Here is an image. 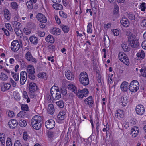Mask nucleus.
<instances>
[{
	"instance_id": "obj_29",
	"label": "nucleus",
	"mask_w": 146,
	"mask_h": 146,
	"mask_svg": "<svg viewBox=\"0 0 146 146\" xmlns=\"http://www.w3.org/2000/svg\"><path fill=\"white\" fill-rule=\"evenodd\" d=\"M4 16L5 18L7 20H9L10 18V13L9 11L7 9L4 11Z\"/></svg>"
},
{
	"instance_id": "obj_27",
	"label": "nucleus",
	"mask_w": 146,
	"mask_h": 146,
	"mask_svg": "<svg viewBox=\"0 0 146 146\" xmlns=\"http://www.w3.org/2000/svg\"><path fill=\"white\" fill-rule=\"evenodd\" d=\"M29 40L31 43L33 44H36L38 41V38L33 36H31L29 38Z\"/></svg>"
},
{
	"instance_id": "obj_40",
	"label": "nucleus",
	"mask_w": 146,
	"mask_h": 146,
	"mask_svg": "<svg viewBox=\"0 0 146 146\" xmlns=\"http://www.w3.org/2000/svg\"><path fill=\"white\" fill-rule=\"evenodd\" d=\"M48 137L50 138H53L56 135V133L52 131H49L48 132Z\"/></svg>"
},
{
	"instance_id": "obj_7",
	"label": "nucleus",
	"mask_w": 146,
	"mask_h": 146,
	"mask_svg": "<svg viewBox=\"0 0 146 146\" xmlns=\"http://www.w3.org/2000/svg\"><path fill=\"white\" fill-rule=\"evenodd\" d=\"M52 87L51 88L50 90V94L52 96V99L54 100H56L59 99L61 97L60 92L59 91H57V90H54V91L52 90Z\"/></svg>"
},
{
	"instance_id": "obj_9",
	"label": "nucleus",
	"mask_w": 146,
	"mask_h": 146,
	"mask_svg": "<svg viewBox=\"0 0 146 146\" xmlns=\"http://www.w3.org/2000/svg\"><path fill=\"white\" fill-rule=\"evenodd\" d=\"M27 78V73L25 71H22L20 73V82L21 85L24 84L26 82Z\"/></svg>"
},
{
	"instance_id": "obj_23",
	"label": "nucleus",
	"mask_w": 146,
	"mask_h": 146,
	"mask_svg": "<svg viewBox=\"0 0 146 146\" xmlns=\"http://www.w3.org/2000/svg\"><path fill=\"white\" fill-rule=\"evenodd\" d=\"M61 31L60 29L54 27L51 29V33L52 34L56 35H59L60 34Z\"/></svg>"
},
{
	"instance_id": "obj_38",
	"label": "nucleus",
	"mask_w": 146,
	"mask_h": 146,
	"mask_svg": "<svg viewBox=\"0 0 146 146\" xmlns=\"http://www.w3.org/2000/svg\"><path fill=\"white\" fill-rule=\"evenodd\" d=\"M122 47L125 52H127L129 51L130 48L127 46V44L123 43L121 44Z\"/></svg>"
},
{
	"instance_id": "obj_55",
	"label": "nucleus",
	"mask_w": 146,
	"mask_h": 146,
	"mask_svg": "<svg viewBox=\"0 0 146 146\" xmlns=\"http://www.w3.org/2000/svg\"><path fill=\"white\" fill-rule=\"evenodd\" d=\"M34 74H30L28 75V77L31 79L33 80L35 79L36 78V76Z\"/></svg>"
},
{
	"instance_id": "obj_15",
	"label": "nucleus",
	"mask_w": 146,
	"mask_h": 146,
	"mask_svg": "<svg viewBox=\"0 0 146 146\" xmlns=\"http://www.w3.org/2000/svg\"><path fill=\"white\" fill-rule=\"evenodd\" d=\"M85 103L87 105H88L90 108L92 107L94 104V101L92 100V96H89L84 100Z\"/></svg>"
},
{
	"instance_id": "obj_25",
	"label": "nucleus",
	"mask_w": 146,
	"mask_h": 146,
	"mask_svg": "<svg viewBox=\"0 0 146 146\" xmlns=\"http://www.w3.org/2000/svg\"><path fill=\"white\" fill-rule=\"evenodd\" d=\"M66 116V113L64 111H61L59 112L57 117L59 120H62L64 119Z\"/></svg>"
},
{
	"instance_id": "obj_53",
	"label": "nucleus",
	"mask_w": 146,
	"mask_h": 146,
	"mask_svg": "<svg viewBox=\"0 0 146 146\" xmlns=\"http://www.w3.org/2000/svg\"><path fill=\"white\" fill-rule=\"evenodd\" d=\"M119 12V7L117 5H115L114 6L113 13L114 14H117Z\"/></svg>"
},
{
	"instance_id": "obj_62",
	"label": "nucleus",
	"mask_w": 146,
	"mask_h": 146,
	"mask_svg": "<svg viewBox=\"0 0 146 146\" xmlns=\"http://www.w3.org/2000/svg\"><path fill=\"white\" fill-rule=\"evenodd\" d=\"M20 62L21 67L23 68H24L26 67L25 62L23 60H21V61H20Z\"/></svg>"
},
{
	"instance_id": "obj_4",
	"label": "nucleus",
	"mask_w": 146,
	"mask_h": 146,
	"mask_svg": "<svg viewBox=\"0 0 146 146\" xmlns=\"http://www.w3.org/2000/svg\"><path fill=\"white\" fill-rule=\"evenodd\" d=\"M79 98L82 99L84 97L87 96L88 93V90L86 88L82 90H78V91L76 90V92H74Z\"/></svg>"
},
{
	"instance_id": "obj_18",
	"label": "nucleus",
	"mask_w": 146,
	"mask_h": 146,
	"mask_svg": "<svg viewBox=\"0 0 146 146\" xmlns=\"http://www.w3.org/2000/svg\"><path fill=\"white\" fill-rule=\"evenodd\" d=\"M139 133L138 128L135 126L131 130V135L134 137H135L138 135Z\"/></svg>"
},
{
	"instance_id": "obj_5",
	"label": "nucleus",
	"mask_w": 146,
	"mask_h": 146,
	"mask_svg": "<svg viewBox=\"0 0 146 146\" xmlns=\"http://www.w3.org/2000/svg\"><path fill=\"white\" fill-rule=\"evenodd\" d=\"M29 87L31 97L33 98L35 96L34 93L37 90V86L36 84L31 82L29 83Z\"/></svg>"
},
{
	"instance_id": "obj_57",
	"label": "nucleus",
	"mask_w": 146,
	"mask_h": 146,
	"mask_svg": "<svg viewBox=\"0 0 146 146\" xmlns=\"http://www.w3.org/2000/svg\"><path fill=\"white\" fill-rule=\"evenodd\" d=\"M14 31L15 32V33L18 36H19V35L20 33H21V30L20 29V28H19V29L15 28Z\"/></svg>"
},
{
	"instance_id": "obj_19",
	"label": "nucleus",
	"mask_w": 146,
	"mask_h": 146,
	"mask_svg": "<svg viewBox=\"0 0 146 146\" xmlns=\"http://www.w3.org/2000/svg\"><path fill=\"white\" fill-rule=\"evenodd\" d=\"M128 83L127 82L125 81L123 82L120 86V88L121 90L123 92L127 91L128 89Z\"/></svg>"
},
{
	"instance_id": "obj_37",
	"label": "nucleus",
	"mask_w": 146,
	"mask_h": 146,
	"mask_svg": "<svg viewBox=\"0 0 146 146\" xmlns=\"http://www.w3.org/2000/svg\"><path fill=\"white\" fill-rule=\"evenodd\" d=\"M137 55L138 57H140L141 58L143 59L145 56V53L143 50H139L137 53Z\"/></svg>"
},
{
	"instance_id": "obj_32",
	"label": "nucleus",
	"mask_w": 146,
	"mask_h": 146,
	"mask_svg": "<svg viewBox=\"0 0 146 146\" xmlns=\"http://www.w3.org/2000/svg\"><path fill=\"white\" fill-rule=\"evenodd\" d=\"M12 23L13 27H14L15 28L19 29L20 28L21 26L20 23L17 21H13Z\"/></svg>"
},
{
	"instance_id": "obj_60",
	"label": "nucleus",
	"mask_w": 146,
	"mask_h": 146,
	"mask_svg": "<svg viewBox=\"0 0 146 146\" xmlns=\"http://www.w3.org/2000/svg\"><path fill=\"white\" fill-rule=\"evenodd\" d=\"M132 35L131 36L127 37V38H128V41L129 42V43H131V42L135 39L134 37Z\"/></svg>"
},
{
	"instance_id": "obj_20",
	"label": "nucleus",
	"mask_w": 146,
	"mask_h": 146,
	"mask_svg": "<svg viewBox=\"0 0 146 146\" xmlns=\"http://www.w3.org/2000/svg\"><path fill=\"white\" fill-rule=\"evenodd\" d=\"M121 24L124 27H127L129 24V22L126 18H123L120 21Z\"/></svg>"
},
{
	"instance_id": "obj_21",
	"label": "nucleus",
	"mask_w": 146,
	"mask_h": 146,
	"mask_svg": "<svg viewBox=\"0 0 146 146\" xmlns=\"http://www.w3.org/2000/svg\"><path fill=\"white\" fill-rule=\"evenodd\" d=\"M120 101L123 106H125L128 102L127 96L124 95L122 96L121 98Z\"/></svg>"
},
{
	"instance_id": "obj_14",
	"label": "nucleus",
	"mask_w": 146,
	"mask_h": 146,
	"mask_svg": "<svg viewBox=\"0 0 146 146\" xmlns=\"http://www.w3.org/2000/svg\"><path fill=\"white\" fill-rule=\"evenodd\" d=\"M0 86L1 90L3 92L9 90L11 87V85L9 83H5L4 82H1Z\"/></svg>"
},
{
	"instance_id": "obj_24",
	"label": "nucleus",
	"mask_w": 146,
	"mask_h": 146,
	"mask_svg": "<svg viewBox=\"0 0 146 146\" xmlns=\"http://www.w3.org/2000/svg\"><path fill=\"white\" fill-rule=\"evenodd\" d=\"M27 71L29 74H34L35 72V70L33 66L31 64L28 66Z\"/></svg>"
},
{
	"instance_id": "obj_36",
	"label": "nucleus",
	"mask_w": 146,
	"mask_h": 146,
	"mask_svg": "<svg viewBox=\"0 0 146 146\" xmlns=\"http://www.w3.org/2000/svg\"><path fill=\"white\" fill-rule=\"evenodd\" d=\"M60 27L65 33H68L69 30V28L67 26L61 25Z\"/></svg>"
},
{
	"instance_id": "obj_2",
	"label": "nucleus",
	"mask_w": 146,
	"mask_h": 146,
	"mask_svg": "<svg viewBox=\"0 0 146 146\" xmlns=\"http://www.w3.org/2000/svg\"><path fill=\"white\" fill-rule=\"evenodd\" d=\"M80 83L84 86L88 85L89 84V80L87 73L85 72H81L78 76Z\"/></svg>"
},
{
	"instance_id": "obj_45",
	"label": "nucleus",
	"mask_w": 146,
	"mask_h": 146,
	"mask_svg": "<svg viewBox=\"0 0 146 146\" xmlns=\"http://www.w3.org/2000/svg\"><path fill=\"white\" fill-rule=\"evenodd\" d=\"M21 109L24 111H28V106L27 104H21Z\"/></svg>"
},
{
	"instance_id": "obj_42",
	"label": "nucleus",
	"mask_w": 146,
	"mask_h": 146,
	"mask_svg": "<svg viewBox=\"0 0 146 146\" xmlns=\"http://www.w3.org/2000/svg\"><path fill=\"white\" fill-rule=\"evenodd\" d=\"M11 7L12 8L17 10L18 9V5L17 3L15 2H12L11 3Z\"/></svg>"
},
{
	"instance_id": "obj_11",
	"label": "nucleus",
	"mask_w": 146,
	"mask_h": 146,
	"mask_svg": "<svg viewBox=\"0 0 146 146\" xmlns=\"http://www.w3.org/2000/svg\"><path fill=\"white\" fill-rule=\"evenodd\" d=\"M45 125L46 128L49 129L53 128L55 126V121L52 119H50L45 123Z\"/></svg>"
},
{
	"instance_id": "obj_48",
	"label": "nucleus",
	"mask_w": 146,
	"mask_h": 146,
	"mask_svg": "<svg viewBox=\"0 0 146 146\" xmlns=\"http://www.w3.org/2000/svg\"><path fill=\"white\" fill-rule=\"evenodd\" d=\"M7 146H12V140L10 138L8 137L6 142Z\"/></svg>"
},
{
	"instance_id": "obj_1",
	"label": "nucleus",
	"mask_w": 146,
	"mask_h": 146,
	"mask_svg": "<svg viewBox=\"0 0 146 146\" xmlns=\"http://www.w3.org/2000/svg\"><path fill=\"white\" fill-rule=\"evenodd\" d=\"M42 117L38 115L34 116L31 119V125L35 129L39 130L41 127L42 123Z\"/></svg>"
},
{
	"instance_id": "obj_16",
	"label": "nucleus",
	"mask_w": 146,
	"mask_h": 146,
	"mask_svg": "<svg viewBox=\"0 0 146 146\" xmlns=\"http://www.w3.org/2000/svg\"><path fill=\"white\" fill-rule=\"evenodd\" d=\"M65 75L66 78L69 80H72L74 79V76L72 72L68 70L66 71Z\"/></svg>"
},
{
	"instance_id": "obj_31",
	"label": "nucleus",
	"mask_w": 146,
	"mask_h": 146,
	"mask_svg": "<svg viewBox=\"0 0 146 146\" xmlns=\"http://www.w3.org/2000/svg\"><path fill=\"white\" fill-rule=\"evenodd\" d=\"M67 88L69 90H71L74 92H76L77 88L75 86L72 84H70L68 85Z\"/></svg>"
},
{
	"instance_id": "obj_33",
	"label": "nucleus",
	"mask_w": 146,
	"mask_h": 146,
	"mask_svg": "<svg viewBox=\"0 0 146 146\" xmlns=\"http://www.w3.org/2000/svg\"><path fill=\"white\" fill-rule=\"evenodd\" d=\"M53 7L56 10H61L63 9V6L60 4L58 3L54 4L53 5Z\"/></svg>"
},
{
	"instance_id": "obj_12",
	"label": "nucleus",
	"mask_w": 146,
	"mask_h": 146,
	"mask_svg": "<svg viewBox=\"0 0 146 146\" xmlns=\"http://www.w3.org/2000/svg\"><path fill=\"white\" fill-rule=\"evenodd\" d=\"M18 124V123L15 119H13L10 120L8 123L9 128L11 129H14L16 128Z\"/></svg>"
},
{
	"instance_id": "obj_44",
	"label": "nucleus",
	"mask_w": 146,
	"mask_h": 146,
	"mask_svg": "<svg viewBox=\"0 0 146 146\" xmlns=\"http://www.w3.org/2000/svg\"><path fill=\"white\" fill-rule=\"evenodd\" d=\"M127 16L129 19L131 20H135V15L131 13H129L128 14Z\"/></svg>"
},
{
	"instance_id": "obj_26",
	"label": "nucleus",
	"mask_w": 146,
	"mask_h": 146,
	"mask_svg": "<svg viewBox=\"0 0 146 146\" xmlns=\"http://www.w3.org/2000/svg\"><path fill=\"white\" fill-rule=\"evenodd\" d=\"M127 56L123 52H120L118 54V58L120 61L122 62L124 61V60L125 58H126Z\"/></svg>"
},
{
	"instance_id": "obj_41",
	"label": "nucleus",
	"mask_w": 146,
	"mask_h": 146,
	"mask_svg": "<svg viewBox=\"0 0 146 146\" xmlns=\"http://www.w3.org/2000/svg\"><path fill=\"white\" fill-rule=\"evenodd\" d=\"M87 32L88 33H90L92 32V25L91 23H88L87 27Z\"/></svg>"
},
{
	"instance_id": "obj_47",
	"label": "nucleus",
	"mask_w": 146,
	"mask_h": 146,
	"mask_svg": "<svg viewBox=\"0 0 146 146\" xmlns=\"http://www.w3.org/2000/svg\"><path fill=\"white\" fill-rule=\"evenodd\" d=\"M31 2L28 1L27 2L26 5L28 8L29 9H31L33 7V5Z\"/></svg>"
},
{
	"instance_id": "obj_35",
	"label": "nucleus",
	"mask_w": 146,
	"mask_h": 146,
	"mask_svg": "<svg viewBox=\"0 0 146 146\" xmlns=\"http://www.w3.org/2000/svg\"><path fill=\"white\" fill-rule=\"evenodd\" d=\"M104 42L105 45L108 46L110 44V40L108 36H104Z\"/></svg>"
},
{
	"instance_id": "obj_63",
	"label": "nucleus",
	"mask_w": 146,
	"mask_h": 146,
	"mask_svg": "<svg viewBox=\"0 0 146 146\" xmlns=\"http://www.w3.org/2000/svg\"><path fill=\"white\" fill-rule=\"evenodd\" d=\"M28 135L27 134L26 132H25L23 133V138L24 140H27L28 139Z\"/></svg>"
},
{
	"instance_id": "obj_17",
	"label": "nucleus",
	"mask_w": 146,
	"mask_h": 146,
	"mask_svg": "<svg viewBox=\"0 0 146 146\" xmlns=\"http://www.w3.org/2000/svg\"><path fill=\"white\" fill-rule=\"evenodd\" d=\"M115 116L117 119H120L123 117V112L121 110H118L117 111V113H115Z\"/></svg>"
},
{
	"instance_id": "obj_8",
	"label": "nucleus",
	"mask_w": 146,
	"mask_h": 146,
	"mask_svg": "<svg viewBox=\"0 0 146 146\" xmlns=\"http://www.w3.org/2000/svg\"><path fill=\"white\" fill-rule=\"evenodd\" d=\"M25 57L28 61L34 63H36L37 62L36 59L33 57L31 52L29 51L27 52L26 53Z\"/></svg>"
},
{
	"instance_id": "obj_52",
	"label": "nucleus",
	"mask_w": 146,
	"mask_h": 146,
	"mask_svg": "<svg viewBox=\"0 0 146 146\" xmlns=\"http://www.w3.org/2000/svg\"><path fill=\"white\" fill-rule=\"evenodd\" d=\"M60 15L64 18H66L67 17V14L62 11H60L59 12Z\"/></svg>"
},
{
	"instance_id": "obj_10",
	"label": "nucleus",
	"mask_w": 146,
	"mask_h": 146,
	"mask_svg": "<svg viewBox=\"0 0 146 146\" xmlns=\"http://www.w3.org/2000/svg\"><path fill=\"white\" fill-rule=\"evenodd\" d=\"M145 109L144 106L141 105L137 106L136 108V113L139 115H142L145 112Z\"/></svg>"
},
{
	"instance_id": "obj_56",
	"label": "nucleus",
	"mask_w": 146,
	"mask_h": 146,
	"mask_svg": "<svg viewBox=\"0 0 146 146\" xmlns=\"http://www.w3.org/2000/svg\"><path fill=\"white\" fill-rule=\"evenodd\" d=\"M61 92L62 94L64 95H65L67 94V90L64 88H61Z\"/></svg>"
},
{
	"instance_id": "obj_59",
	"label": "nucleus",
	"mask_w": 146,
	"mask_h": 146,
	"mask_svg": "<svg viewBox=\"0 0 146 146\" xmlns=\"http://www.w3.org/2000/svg\"><path fill=\"white\" fill-rule=\"evenodd\" d=\"M122 62L125 63V65L127 66L129 65V59L127 57L126 58H125L124 60V61H123Z\"/></svg>"
},
{
	"instance_id": "obj_6",
	"label": "nucleus",
	"mask_w": 146,
	"mask_h": 146,
	"mask_svg": "<svg viewBox=\"0 0 146 146\" xmlns=\"http://www.w3.org/2000/svg\"><path fill=\"white\" fill-rule=\"evenodd\" d=\"M20 45L17 40H13L11 44V50L14 52H17L20 48Z\"/></svg>"
},
{
	"instance_id": "obj_3",
	"label": "nucleus",
	"mask_w": 146,
	"mask_h": 146,
	"mask_svg": "<svg viewBox=\"0 0 146 146\" xmlns=\"http://www.w3.org/2000/svg\"><path fill=\"white\" fill-rule=\"evenodd\" d=\"M139 87L138 82L137 80H134L131 82L129 86L130 90L132 92H135L137 91Z\"/></svg>"
},
{
	"instance_id": "obj_58",
	"label": "nucleus",
	"mask_w": 146,
	"mask_h": 146,
	"mask_svg": "<svg viewBox=\"0 0 146 146\" xmlns=\"http://www.w3.org/2000/svg\"><path fill=\"white\" fill-rule=\"evenodd\" d=\"M145 5V3H143L140 5V8L141 9V10L142 11H144L146 9Z\"/></svg>"
},
{
	"instance_id": "obj_64",
	"label": "nucleus",
	"mask_w": 146,
	"mask_h": 146,
	"mask_svg": "<svg viewBox=\"0 0 146 146\" xmlns=\"http://www.w3.org/2000/svg\"><path fill=\"white\" fill-rule=\"evenodd\" d=\"M113 32L115 36H117L119 34V31L117 29H114L113 31Z\"/></svg>"
},
{
	"instance_id": "obj_49",
	"label": "nucleus",
	"mask_w": 146,
	"mask_h": 146,
	"mask_svg": "<svg viewBox=\"0 0 146 146\" xmlns=\"http://www.w3.org/2000/svg\"><path fill=\"white\" fill-rule=\"evenodd\" d=\"M38 75L40 78H43L44 79H46L47 78L46 74L44 72L41 73Z\"/></svg>"
},
{
	"instance_id": "obj_28",
	"label": "nucleus",
	"mask_w": 146,
	"mask_h": 146,
	"mask_svg": "<svg viewBox=\"0 0 146 146\" xmlns=\"http://www.w3.org/2000/svg\"><path fill=\"white\" fill-rule=\"evenodd\" d=\"M131 46L133 48L137 47L139 44V43L137 40L135 39L130 43Z\"/></svg>"
},
{
	"instance_id": "obj_43",
	"label": "nucleus",
	"mask_w": 146,
	"mask_h": 146,
	"mask_svg": "<svg viewBox=\"0 0 146 146\" xmlns=\"http://www.w3.org/2000/svg\"><path fill=\"white\" fill-rule=\"evenodd\" d=\"M57 105L61 108L64 107V102L62 100H60L56 102Z\"/></svg>"
},
{
	"instance_id": "obj_30",
	"label": "nucleus",
	"mask_w": 146,
	"mask_h": 146,
	"mask_svg": "<svg viewBox=\"0 0 146 146\" xmlns=\"http://www.w3.org/2000/svg\"><path fill=\"white\" fill-rule=\"evenodd\" d=\"M45 40L47 42H50V43H53L54 41V38L52 36L49 35L46 37Z\"/></svg>"
},
{
	"instance_id": "obj_61",
	"label": "nucleus",
	"mask_w": 146,
	"mask_h": 146,
	"mask_svg": "<svg viewBox=\"0 0 146 146\" xmlns=\"http://www.w3.org/2000/svg\"><path fill=\"white\" fill-rule=\"evenodd\" d=\"M2 29L4 31L5 34L7 36H10L9 32L7 30L4 28H2Z\"/></svg>"
},
{
	"instance_id": "obj_50",
	"label": "nucleus",
	"mask_w": 146,
	"mask_h": 146,
	"mask_svg": "<svg viewBox=\"0 0 146 146\" xmlns=\"http://www.w3.org/2000/svg\"><path fill=\"white\" fill-rule=\"evenodd\" d=\"M6 28L8 29L10 31L13 32V29L12 28L11 25L9 23H6L5 25Z\"/></svg>"
},
{
	"instance_id": "obj_13",
	"label": "nucleus",
	"mask_w": 146,
	"mask_h": 146,
	"mask_svg": "<svg viewBox=\"0 0 146 146\" xmlns=\"http://www.w3.org/2000/svg\"><path fill=\"white\" fill-rule=\"evenodd\" d=\"M36 18L38 21L43 23H45L47 21L46 17L43 14L41 13H38L37 15Z\"/></svg>"
},
{
	"instance_id": "obj_34",
	"label": "nucleus",
	"mask_w": 146,
	"mask_h": 146,
	"mask_svg": "<svg viewBox=\"0 0 146 146\" xmlns=\"http://www.w3.org/2000/svg\"><path fill=\"white\" fill-rule=\"evenodd\" d=\"M19 125L21 127H25L27 124V122L26 121L23 119L21 120L19 119Z\"/></svg>"
},
{
	"instance_id": "obj_22",
	"label": "nucleus",
	"mask_w": 146,
	"mask_h": 146,
	"mask_svg": "<svg viewBox=\"0 0 146 146\" xmlns=\"http://www.w3.org/2000/svg\"><path fill=\"white\" fill-rule=\"evenodd\" d=\"M47 111L48 113L51 115L54 113L55 109L53 104H50L48 105Z\"/></svg>"
},
{
	"instance_id": "obj_51",
	"label": "nucleus",
	"mask_w": 146,
	"mask_h": 146,
	"mask_svg": "<svg viewBox=\"0 0 146 146\" xmlns=\"http://www.w3.org/2000/svg\"><path fill=\"white\" fill-rule=\"evenodd\" d=\"M28 25L29 27L31 28H34L36 27L35 24L32 22H29L28 23Z\"/></svg>"
},
{
	"instance_id": "obj_39",
	"label": "nucleus",
	"mask_w": 146,
	"mask_h": 146,
	"mask_svg": "<svg viewBox=\"0 0 146 146\" xmlns=\"http://www.w3.org/2000/svg\"><path fill=\"white\" fill-rule=\"evenodd\" d=\"M8 78L7 76L4 73H1L0 74V78L2 80L5 81Z\"/></svg>"
},
{
	"instance_id": "obj_46",
	"label": "nucleus",
	"mask_w": 146,
	"mask_h": 146,
	"mask_svg": "<svg viewBox=\"0 0 146 146\" xmlns=\"http://www.w3.org/2000/svg\"><path fill=\"white\" fill-rule=\"evenodd\" d=\"M12 76L15 81H18L19 80V75L18 73H12Z\"/></svg>"
},
{
	"instance_id": "obj_54",
	"label": "nucleus",
	"mask_w": 146,
	"mask_h": 146,
	"mask_svg": "<svg viewBox=\"0 0 146 146\" xmlns=\"http://www.w3.org/2000/svg\"><path fill=\"white\" fill-rule=\"evenodd\" d=\"M7 113H8V116L10 117H13L14 116V113L12 111H8L7 112Z\"/></svg>"
}]
</instances>
